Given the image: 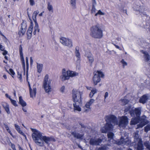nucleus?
Returning <instances> with one entry per match:
<instances>
[{"instance_id": "f257e3e1", "label": "nucleus", "mask_w": 150, "mask_h": 150, "mask_svg": "<svg viewBox=\"0 0 150 150\" xmlns=\"http://www.w3.org/2000/svg\"><path fill=\"white\" fill-rule=\"evenodd\" d=\"M106 123L105 125V130L102 132L103 133H106L109 131L112 130L113 126L115 125H118L120 127H124L128 124L127 117L125 116L119 117V122H118L116 117L113 115H109L105 117Z\"/></svg>"}, {"instance_id": "f03ea898", "label": "nucleus", "mask_w": 150, "mask_h": 150, "mask_svg": "<svg viewBox=\"0 0 150 150\" xmlns=\"http://www.w3.org/2000/svg\"><path fill=\"white\" fill-rule=\"evenodd\" d=\"M91 36L95 38H101L103 36V31L98 25L92 26L90 29Z\"/></svg>"}, {"instance_id": "7ed1b4c3", "label": "nucleus", "mask_w": 150, "mask_h": 150, "mask_svg": "<svg viewBox=\"0 0 150 150\" xmlns=\"http://www.w3.org/2000/svg\"><path fill=\"white\" fill-rule=\"evenodd\" d=\"M146 118L145 116H143L141 117H137L136 118H132L130 124L134 125L139 122L140 124L137 125L136 128L142 127L148 123V121L146 119Z\"/></svg>"}, {"instance_id": "20e7f679", "label": "nucleus", "mask_w": 150, "mask_h": 150, "mask_svg": "<svg viewBox=\"0 0 150 150\" xmlns=\"http://www.w3.org/2000/svg\"><path fill=\"white\" fill-rule=\"evenodd\" d=\"M31 129L33 132L32 134V136L34 142L40 146H43L44 143L40 142L42 135V133L37 129L32 128H31Z\"/></svg>"}, {"instance_id": "39448f33", "label": "nucleus", "mask_w": 150, "mask_h": 150, "mask_svg": "<svg viewBox=\"0 0 150 150\" xmlns=\"http://www.w3.org/2000/svg\"><path fill=\"white\" fill-rule=\"evenodd\" d=\"M78 75L77 73L70 70L66 71L65 69H64L62 70V74L60 76V78L63 81L69 79L70 77H73Z\"/></svg>"}, {"instance_id": "423d86ee", "label": "nucleus", "mask_w": 150, "mask_h": 150, "mask_svg": "<svg viewBox=\"0 0 150 150\" xmlns=\"http://www.w3.org/2000/svg\"><path fill=\"white\" fill-rule=\"evenodd\" d=\"M51 81V80L49 78L48 75L46 74L44 77L43 82V87L46 93H48L52 91Z\"/></svg>"}, {"instance_id": "0eeeda50", "label": "nucleus", "mask_w": 150, "mask_h": 150, "mask_svg": "<svg viewBox=\"0 0 150 150\" xmlns=\"http://www.w3.org/2000/svg\"><path fill=\"white\" fill-rule=\"evenodd\" d=\"M93 74L94 76L93 79V82L94 85L96 86L98 83L100 82L101 80L100 78L103 77L104 75L102 72L98 71H94Z\"/></svg>"}, {"instance_id": "6e6552de", "label": "nucleus", "mask_w": 150, "mask_h": 150, "mask_svg": "<svg viewBox=\"0 0 150 150\" xmlns=\"http://www.w3.org/2000/svg\"><path fill=\"white\" fill-rule=\"evenodd\" d=\"M131 108L130 106H129L127 108L126 107L125 110V112H127L128 111H129L130 114L132 117L134 116L135 115L137 117H139L141 113V108H136L134 110H132L130 111Z\"/></svg>"}, {"instance_id": "1a4fd4ad", "label": "nucleus", "mask_w": 150, "mask_h": 150, "mask_svg": "<svg viewBox=\"0 0 150 150\" xmlns=\"http://www.w3.org/2000/svg\"><path fill=\"white\" fill-rule=\"evenodd\" d=\"M72 97L74 102H81V96L82 94L79 90L74 89L73 90Z\"/></svg>"}, {"instance_id": "9d476101", "label": "nucleus", "mask_w": 150, "mask_h": 150, "mask_svg": "<svg viewBox=\"0 0 150 150\" xmlns=\"http://www.w3.org/2000/svg\"><path fill=\"white\" fill-rule=\"evenodd\" d=\"M60 42L64 46L69 47H71L72 46V42L71 40L67 38L62 37L60 39Z\"/></svg>"}, {"instance_id": "9b49d317", "label": "nucleus", "mask_w": 150, "mask_h": 150, "mask_svg": "<svg viewBox=\"0 0 150 150\" xmlns=\"http://www.w3.org/2000/svg\"><path fill=\"white\" fill-rule=\"evenodd\" d=\"M95 100L93 99L90 100L89 101L87 102L84 107L85 112H87L91 110L90 106L94 102Z\"/></svg>"}, {"instance_id": "f8f14e48", "label": "nucleus", "mask_w": 150, "mask_h": 150, "mask_svg": "<svg viewBox=\"0 0 150 150\" xmlns=\"http://www.w3.org/2000/svg\"><path fill=\"white\" fill-rule=\"evenodd\" d=\"M102 142V140L100 139H91L90 141V144L92 145H99Z\"/></svg>"}, {"instance_id": "ddd939ff", "label": "nucleus", "mask_w": 150, "mask_h": 150, "mask_svg": "<svg viewBox=\"0 0 150 150\" xmlns=\"http://www.w3.org/2000/svg\"><path fill=\"white\" fill-rule=\"evenodd\" d=\"M27 27L26 22L25 21H23L21 27V30H20L18 33L20 35L21 34L22 35L25 33Z\"/></svg>"}, {"instance_id": "4468645a", "label": "nucleus", "mask_w": 150, "mask_h": 150, "mask_svg": "<svg viewBox=\"0 0 150 150\" xmlns=\"http://www.w3.org/2000/svg\"><path fill=\"white\" fill-rule=\"evenodd\" d=\"M128 141V136L126 134L124 137H122L120 139V141L117 143L118 145H121L122 144H125Z\"/></svg>"}, {"instance_id": "2eb2a0df", "label": "nucleus", "mask_w": 150, "mask_h": 150, "mask_svg": "<svg viewBox=\"0 0 150 150\" xmlns=\"http://www.w3.org/2000/svg\"><path fill=\"white\" fill-rule=\"evenodd\" d=\"M149 96L148 94L143 95L140 98L139 102L142 104L145 103L149 99Z\"/></svg>"}, {"instance_id": "dca6fc26", "label": "nucleus", "mask_w": 150, "mask_h": 150, "mask_svg": "<svg viewBox=\"0 0 150 150\" xmlns=\"http://www.w3.org/2000/svg\"><path fill=\"white\" fill-rule=\"evenodd\" d=\"M33 23L32 22H31V24L30 25V27L29 28L27 33V38L28 39H30V38L31 37L32 33V30L33 28Z\"/></svg>"}, {"instance_id": "f3484780", "label": "nucleus", "mask_w": 150, "mask_h": 150, "mask_svg": "<svg viewBox=\"0 0 150 150\" xmlns=\"http://www.w3.org/2000/svg\"><path fill=\"white\" fill-rule=\"evenodd\" d=\"M30 93L31 97L34 98L35 97L36 93V88L35 86H33V90L31 88H30Z\"/></svg>"}, {"instance_id": "a211bd4d", "label": "nucleus", "mask_w": 150, "mask_h": 150, "mask_svg": "<svg viewBox=\"0 0 150 150\" xmlns=\"http://www.w3.org/2000/svg\"><path fill=\"white\" fill-rule=\"evenodd\" d=\"M73 104L74 109V110H77L79 112L81 111V109L80 107L81 102H74Z\"/></svg>"}, {"instance_id": "6ab92c4d", "label": "nucleus", "mask_w": 150, "mask_h": 150, "mask_svg": "<svg viewBox=\"0 0 150 150\" xmlns=\"http://www.w3.org/2000/svg\"><path fill=\"white\" fill-rule=\"evenodd\" d=\"M50 141V139L49 137L42 135L40 142H43L44 144L45 142L47 144Z\"/></svg>"}, {"instance_id": "aec40b11", "label": "nucleus", "mask_w": 150, "mask_h": 150, "mask_svg": "<svg viewBox=\"0 0 150 150\" xmlns=\"http://www.w3.org/2000/svg\"><path fill=\"white\" fill-rule=\"evenodd\" d=\"M108 139H110L109 141L112 144H114L116 142L115 140H114L113 139L114 136V134L112 132H109L108 134Z\"/></svg>"}, {"instance_id": "412c9836", "label": "nucleus", "mask_w": 150, "mask_h": 150, "mask_svg": "<svg viewBox=\"0 0 150 150\" xmlns=\"http://www.w3.org/2000/svg\"><path fill=\"white\" fill-rule=\"evenodd\" d=\"M75 56L77 58V61L79 62L80 60V54L79 52V48L76 46L75 48Z\"/></svg>"}, {"instance_id": "4be33fe9", "label": "nucleus", "mask_w": 150, "mask_h": 150, "mask_svg": "<svg viewBox=\"0 0 150 150\" xmlns=\"http://www.w3.org/2000/svg\"><path fill=\"white\" fill-rule=\"evenodd\" d=\"M87 88L88 89L91 90L89 94V96L90 98L92 97L94 94L97 92L96 89L95 88H93L91 87H87Z\"/></svg>"}, {"instance_id": "5701e85b", "label": "nucleus", "mask_w": 150, "mask_h": 150, "mask_svg": "<svg viewBox=\"0 0 150 150\" xmlns=\"http://www.w3.org/2000/svg\"><path fill=\"white\" fill-rule=\"evenodd\" d=\"M141 52L144 54V61L145 62L148 61L149 60L150 58L149 55L148 54V53L146 52L143 51L142 50H141Z\"/></svg>"}, {"instance_id": "b1692460", "label": "nucleus", "mask_w": 150, "mask_h": 150, "mask_svg": "<svg viewBox=\"0 0 150 150\" xmlns=\"http://www.w3.org/2000/svg\"><path fill=\"white\" fill-rule=\"evenodd\" d=\"M71 134L75 137L77 139L81 138L83 135V134H79V133H76L75 132H72L71 133Z\"/></svg>"}, {"instance_id": "393cba45", "label": "nucleus", "mask_w": 150, "mask_h": 150, "mask_svg": "<svg viewBox=\"0 0 150 150\" xmlns=\"http://www.w3.org/2000/svg\"><path fill=\"white\" fill-rule=\"evenodd\" d=\"M14 126L15 129L20 134L25 137V135L24 133L21 130L20 127L19 126L16 124L14 125Z\"/></svg>"}, {"instance_id": "a878e982", "label": "nucleus", "mask_w": 150, "mask_h": 150, "mask_svg": "<svg viewBox=\"0 0 150 150\" xmlns=\"http://www.w3.org/2000/svg\"><path fill=\"white\" fill-rule=\"evenodd\" d=\"M19 103L23 107L25 106L27 104L23 100L21 96L19 97Z\"/></svg>"}, {"instance_id": "bb28decb", "label": "nucleus", "mask_w": 150, "mask_h": 150, "mask_svg": "<svg viewBox=\"0 0 150 150\" xmlns=\"http://www.w3.org/2000/svg\"><path fill=\"white\" fill-rule=\"evenodd\" d=\"M143 146L142 141L140 139H139V141L138 144L137 149V150H143Z\"/></svg>"}, {"instance_id": "cd10ccee", "label": "nucleus", "mask_w": 150, "mask_h": 150, "mask_svg": "<svg viewBox=\"0 0 150 150\" xmlns=\"http://www.w3.org/2000/svg\"><path fill=\"white\" fill-rule=\"evenodd\" d=\"M47 8L50 12L52 13H53V6L49 1L47 2Z\"/></svg>"}, {"instance_id": "c85d7f7f", "label": "nucleus", "mask_w": 150, "mask_h": 150, "mask_svg": "<svg viewBox=\"0 0 150 150\" xmlns=\"http://www.w3.org/2000/svg\"><path fill=\"white\" fill-rule=\"evenodd\" d=\"M37 71L39 73H40L42 69L43 64L38 63H37Z\"/></svg>"}, {"instance_id": "c756f323", "label": "nucleus", "mask_w": 150, "mask_h": 150, "mask_svg": "<svg viewBox=\"0 0 150 150\" xmlns=\"http://www.w3.org/2000/svg\"><path fill=\"white\" fill-rule=\"evenodd\" d=\"M112 146V143L108 144L107 145H104L99 149V150H108V148L107 146Z\"/></svg>"}, {"instance_id": "7c9ffc66", "label": "nucleus", "mask_w": 150, "mask_h": 150, "mask_svg": "<svg viewBox=\"0 0 150 150\" xmlns=\"http://www.w3.org/2000/svg\"><path fill=\"white\" fill-rule=\"evenodd\" d=\"M2 105L3 106L4 108L5 109L6 112L8 114L10 113V110L9 109V105L6 103H4L2 104Z\"/></svg>"}, {"instance_id": "2f4dec72", "label": "nucleus", "mask_w": 150, "mask_h": 150, "mask_svg": "<svg viewBox=\"0 0 150 150\" xmlns=\"http://www.w3.org/2000/svg\"><path fill=\"white\" fill-rule=\"evenodd\" d=\"M39 13V11H35L33 13L32 16V18L35 23L37 22L36 17Z\"/></svg>"}, {"instance_id": "473e14b6", "label": "nucleus", "mask_w": 150, "mask_h": 150, "mask_svg": "<svg viewBox=\"0 0 150 150\" xmlns=\"http://www.w3.org/2000/svg\"><path fill=\"white\" fill-rule=\"evenodd\" d=\"M20 54V57H21V60L22 61L23 67V69H24L25 70V61H24V57H23V53H21V54Z\"/></svg>"}, {"instance_id": "72a5a7b5", "label": "nucleus", "mask_w": 150, "mask_h": 150, "mask_svg": "<svg viewBox=\"0 0 150 150\" xmlns=\"http://www.w3.org/2000/svg\"><path fill=\"white\" fill-rule=\"evenodd\" d=\"M35 26L34 27V31L33 32V33L34 35H35L36 32H38L39 31V29L38 28V25L37 22L35 23Z\"/></svg>"}, {"instance_id": "f704fd0d", "label": "nucleus", "mask_w": 150, "mask_h": 150, "mask_svg": "<svg viewBox=\"0 0 150 150\" xmlns=\"http://www.w3.org/2000/svg\"><path fill=\"white\" fill-rule=\"evenodd\" d=\"M76 0H70V4L73 9H75L76 8Z\"/></svg>"}, {"instance_id": "c9c22d12", "label": "nucleus", "mask_w": 150, "mask_h": 150, "mask_svg": "<svg viewBox=\"0 0 150 150\" xmlns=\"http://www.w3.org/2000/svg\"><path fill=\"white\" fill-rule=\"evenodd\" d=\"M128 102L129 101L125 99H124L121 100V103L122 105H125L127 104Z\"/></svg>"}, {"instance_id": "e433bc0d", "label": "nucleus", "mask_w": 150, "mask_h": 150, "mask_svg": "<svg viewBox=\"0 0 150 150\" xmlns=\"http://www.w3.org/2000/svg\"><path fill=\"white\" fill-rule=\"evenodd\" d=\"M144 145L149 150H150V143L148 141L144 143Z\"/></svg>"}, {"instance_id": "4c0bfd02", "label": "nucleus", "mask_w": 150, "mask_h": 150, "mask_svg": "<svg viewBox=\"0 0 150 150\" xmlns=\"http://www.w3.org/2000/svg\"><path fill=\"white\" fill-rule=\"evenodd\" d=\"M85 56L88 58L92 56H93V55L90 52H85Z\"/></svg>"}, {"instance_id": "58836bf2", "label": "nucleus", "mask_w": 150, "mask_h": 150, "mask_svg": "<svg viewBox=\"0 0 150 150\" xmlns=\"http://www.w3.org/2000/svg\"><path fill=\"white\" fill-rule=\"evenodd\" d=\"M138 132L139 131L137 132H135L134 133V137L135 139H137V140H138L139 141V139H139V135H138Z\"/></svg>"}, {"instance_id": "ea45409f", "label": "nucleus", "mask_w": 150, "mask_h": 150, "mask_svg": "<svg viewBox=\"0 0 150 150\" xmlns=\"http://www.w3.org/2000/svg\"><path fill=\"white\" fill-rule=\"evenodd\" d=\"M87 58L88 59V60L89 62L91 64L94 61V59L93 58V56H91L89 57H88Z\"/></svg>"}, {"instance_id": "a19ab883", "label": "nucleus", "mask_w": 150, "mask_h": 150, "mask_svg": "<svg viewBox=\"0 0 150 150\" xmlns=\"http://www.w3.org/2000/svg\"><path fill=\"white\" fill-rule=\"evenodd\" d=\"M105 15V13L103 12L100 10H99L97 13L95 14V16H96L98 15Z\"/></svg>"}, {"instance_id": "79ce46f5", "label": "nucleus", "mask_w": 150, "mask_h": 150, "mask_svg": "<svg viewBox=\"0 0 150 150\" xmlns=\"http://www.w3.org/2000/svg\"><path fill=\"white\" fill-rule=\"evenodd\" d=\"M150 130V125H148L145 127V131L147 132Z\"/></svg>"}, {"instance_id": "37998d69", "label": "nucleus", "mask_w": 150, "mask_h": 150, "mask_svg": "<svg viewBox=\"0 0 150 150\" xmlns=\"http://www.w3.org/2000/svg\"><path fill=\"white\" fill-rule=\"evenodd\" d=\"M12 104L15 106H17V104L15 100L11 99L10 100Z\"/></svg>"}, {"instance_id": "c03bdc74", "label": "nucleus", "mask_w": 150, "mask_h": 150, "mask_svg": "<svg viewBox=\"0 0 150 150\" xmlns=\"http://www.w3.org/2000/svg\"><path fill=\"white\" fill-rule=\"evenodd\" d=\"M121 62L123 66L124 67L125 66L127 65V63L125 62L124 59H122L121 61Z\"/></svg>"}, {"instance_id": "a18cd8bd", "label": "nucleus", "mask_w": 150, "mask_h": 150, "mask_svg": "<svg viewBox=\"0 0 150 150\" xmlns=\"http://www.w3.org/2000/svg\"><path fill=\"white\" fill-rule=\"evenodd\" d=\"M18 77L20 81H21L22 80V76L21 74V73H20L19 72H18Z\"/></svg>"}, {"instance_id": "49530a36", "label": "nucleus", "mask_w": 150, "mask_h": 150, "mask_svg": "<svg viewBox=\"0 0 150 150\" xmlns=\"http://www.w3.org/2000/svg\"><path fill=\"white\" fill-rule=\"evenodd\" d=\"M96 9L95 6H92V8L91 10V13H95L96 12Z\"/></svg>"}, {"instance_id": "de8ad7c7", "label": "nucleus", "mask_w": 150, "mask_h": 150, "mask_svg": "<svg viewBox=\"0 0 150 150\" xmlns=\"http://www.w3.org/2000/svg\"><path fill=\"white\" fill-rule=\"evenodd\" d=\"M29 2L30 5L31 6H33L35 4V2L34 0H29Z\"/></svg>"}, {"instance_id": "09e8293b", "label": "nucleus", "mask_w": 150, "mask_h": 150, "mask_svg": "<svg viewBox=\"0 0 150 150\" xmlns=\"http://www.w3.org/2000/svg\"><path fill=\"white\" fill-rule=\"evenodd\" d=\"M9 73L10 74H11L12 75H14L15 74V73L13 71L12 69H9Z\"/></svg>"}, {"instance_id": "8fccbe9b", "label": "nucleus", "mask_w": 150, "mask_h": 150, "mask_svg": "<svg viewBox=\"0 0 150 150\" xmlns=\"http://www.w3.org/2000/svg\"><path fill=\"white\" fill-rule=\"evenodd\" d=\"M92 1V6H95L96 5L97 3L95 0Z\"/></svg>"}, {"instance_id": "3c124183", "label": "nucleus", "mask_w": 150, "mask_h": 150, "mask_svg": "<svg viewBox=\"0 0 150 150\" xmlns=\"http://www.w3.org/2000/svg\"><path fill=\"white\" fill-rule=\"evenodd\" d=\"M65 89V87L64 86H62L61 88L60 91L62 92L63 93L64 92V91Z\"/></svg>"}, {"instance_id": "603ef678", "label": "nucleus", "mask_w": 150, "mask_h": 150, "mask_svg": "<svg viewBox=\"0 0 150 150\" xmlns=\"http://www.w3.org/2000/svg\"><path fill=\"white\" fill-rule=\"evenodd\" d=\"M11 147L13 149V150H16V149L15 145L13 144H11Z\"/></svg>"}, {"instance_id": "864d4df0", "label": "nucleus", "mask_w": 150, "mask_h": 150, "mask_svg": "<svg viewBox=\"0 0 150 150\" xmlns=\"http://www.w3.org/2000/svg\"><path fill=\"white\" fill-rule=\"evenodd\" d=\"M22 109L23 111L25 112V115H27L28 113L27 112L26 109L25 108H24L23 107Z\"/></svg>"}, {"instance_id": "5fc2aeb1", "label": "nucleus", "mask_w": 150, "mask_h": 150, "mask_svg": "<svg viewBox=\"0 0 150 150\" xmlns=\"http://www.w3.org/2000/svg\"><path fill=\"white\" fill-rule=\"evenodd\" d=\"M79 124L81 125V128H85V126L83 124H82L81 122H79Z\"/></svg>"}, {"instance_id": "6e6d98bb", "label": "nucleus", "mask_w": 150, "mask_h": 150, "mask_svg": "<svg viewBox=\"0 0 150 150\" xmlns=\"http://www.w3.org/2000/svg\"><path fill=\"white\" fill-rule=\"evenodd\" d=\"M19 52L20 54L23 53L22 52V48L21 45H20L19 48Z\"/></svg>"}, {"instance_id": "4d7b16f0", "label": "nucleus", "mask_w": 150, "mask_h": 150, "mask_svg": "<svg viewBox=\"0 0 150 150\" xmlns=\"http://www.w3.org/2000/svg\"><path fill=\"white\" fill-rule=\"evenodd\" d=\"M4 47L2 45H0V50L1 51H4Z\"/></svg>"}, {"instance_id": "13d9d810", "label": "nucleus", "mask_w": 150, "mask_h": 150, "mask_svg": "<svg viewBox=\"0 0 150 150\" xmlns=\"http://www.w3.org/2000/svg\"><path fill=\"white\" fill-rule=\"evenodd\" d=\"M4 127H5V128L7 130H8V129H9V127L8 125L6 124H4Z\"/></svg>"}, {"instance_id": "bf43d9fd", "label": "nucleus", "mask_w": 150, "mask_h": 150, "mask_svg": "<svg viewBox=\"0 0 150 150\" xmlns=\"http://www.w3.org/2000/svg\"><path fill=\"white\" fill-rule=\"evenodd\" d=\"M30 64L31 65H32L33 62V60L32 58V57H30Z\"/></svg>"}, {"instance_id": "052dcab7", "label": "nucleus", "mask_w": 150, "mask_h": 150, "mask_svg": "<svg viewBox=\"0 0 150 150\" xmlns=\"http://www.w3.org/2000/svg\"><path fill=\"white\" fill-rule=\"evenodd\" d=\"M108 93L107 92H106L105 93V96H104L105 99L106 98H107L108 97Z\"/></svg>"}, {"instance_id": "680f3d73", "label": "nucleus", "mask_w": 150, "mask_h": 150, "mask_svg": "<svg viewBox=\"0 0 150 150\" xmlns=\"http://www.w3.org/2000/svg\"><path fill=\"white\" fill-rule=\"evenodd\" d=\"M7 52H8L4 50V52L2 53V54L3 55H5L7 54Z\"/></svg>"}, {"instance_id": "e2e57ef3", "label": "nucleus", "mask_w": 150, "mask_h": 150, "mask_svg": "<svg viewBox=\"0 0 150 150\" xmlns=\"http://www.w3.org/2000/svg\"><path fill=\"white\" fill-rule=\"evenodd\" d=\"M5 96L6 97L10 99V100H11V98L10 96H9L7 94V93L6 94Z\"/></svg>"}, {"instance_id": "0e129e2a", "label": "nucleus", "mask_w": 150, "mask_h": 150, "mask_svg": "<svg viewBox=\"0 0 150 150\" xmlns=\"http://www.w3.org/2000/svg\"><path fill=\"white\" fill-rule=\"evenodd\" d=\"M26 65L27 69V70H28V62H26Z\"/></svg>"}, {"instance_id": "69168bd1", "label": "nucleus", "mask_w": 150, "mask_h": 150, "mask_svg": "<svg viewBox=\"0 0 150 150\" xmlns=\"http://www.w3.org/2000/svg\"><path fill=\"white\" fill-rule=\"evenodd\" d=\"M19 150H23V149L19 145H18Z\"/></svg>"}, {"instance_id": "338daca9", "label": "nucleus", "mask_w": 150, "mask_h": 150, "mask_svg": "<svg viewBox=\"0 0 150 150\" xmlns=\"http://www.w3.org/2000/svg\"><path fill=\"white\" fill-rule=\"evenodd\" d=\"M113 45H114L115 46V47L117 49H119L120 48V47L119 46H118V45H115V44H113Z\"/></svg>"}, {"instance_id": "774afa93", "label": "nucleus", "mask_w": 150, "mask_h": 150, "mask_svg": "<svg viewBox=\"0 0 150 150\" xmlns=\"http://www.w3.org/2000/svg\"><path fill=\"white\" fill-rule=\"evenodd\" d=\"M3 77L5 79H7V76H6L5 74H4L3 75Z\"/></svg>"}]
</instances>
